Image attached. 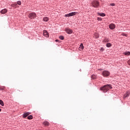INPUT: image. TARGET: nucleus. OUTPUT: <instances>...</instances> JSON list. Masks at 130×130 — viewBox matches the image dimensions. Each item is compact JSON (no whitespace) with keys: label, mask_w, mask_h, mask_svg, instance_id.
Wrapping results in <instances>:
<instances>
[{"label":"nucleus","mask_w":130,"mask_h":130,"mask_svg":"<svg viewBox=\"0 0 130 130\" xmlns=\"http://www.w3.org/2000/svg\"><path fill=\"white\" fill-rule=\"evenodd\" d=\"M122 35L123 36H125V37H127V35L126 34H122Z\"/></svg>","instance_id":"a878e982"},{"label":"nucleus","mask_w":130,"mask_h":130,"mask_svg":"<svg viewBox=\"0 0 130 130\" xmlns=\"http://www.w3.org/2000/svg\"><path fill=\"white\" fill-rule=\"evenodd\" d=\"M59 39H60L61 40H64V37L60 36V37H59Z\"/></svg>","instance_id":"6ab92c4d"},{"label":"nucleus","mask_w":130,"mask_h":130,"mask_svg":"<svg viewBox=\"0 0 130 130\" xmlns=\"http://www.w3.org/2000/svg\"><path fill=\"white\" fill-rule=\"evenodd\" d=\"M110 6H111L114 7V6H115V3H111V4H110Z\"/></svg>","instance_id":"b1692460"},{"label":"nucleus","mask_w":130,"mask_h":130,"mask_svg":"<svg viewBox=\"0 0 130 130\" xmlns=\"http://www.w3.org/2000/svg\"><path fill=\"white\" fill-rule=\"evenodd\" d=\"M127 63H128V65L130 66V59H129V60H128V61L127 62Z\"/></svg>","instance_id":"c85d7f7f"},{"label":"nucleus","mask_w":130,"mask_h":130,"mask_svg":"<svg viewBox=\"0 0 130 130\" xmlns=\"http://www.w3.org/2000/svg\"><path fill=\"white\" fill-rule=\"evenodd\" d=\"M124 54L126 56H129L130 55V52H128V51L125 52V53Z\"/></svg>","instance_id":"2eb2a0df"},{"label":"nucleus","mask_w":130,"mask_h":130,"mask_svg":"<svg viewBox=\"0 0 130 130\" xmlns=\"http://www.w3.org/2000/svg\"><path fill=\"white\" fill-rule=\"evenodd\" d=\"M7 12H8V10L6 9H4L2 11H1V13H2V14H5L6 13H7Z\"/></svg>","instance_id":"6e6552de"},{"label":"nucleus","mask_w":130,"mask_h":130,"mask_svg":"<svg viewBox=\"0 0 130 130\" xmlns=\"http://www.w3.org/2000/svg\"><path fill=\"white\" fill-rule=\"evenodd\" d=\"M49 20V18L48 17H45L44 18H43V21L44 22H48Z\"/></svg>","instance_id":"9b49d317"},{"label":"nucleus","mask_w":130,"mask_h":130,"mask_svg":"<svg viewBox=\"0 0 130 130\" xmlns=\"http://www.w3.org/2000/svg\"><path fill=\"white\" fill-rule=\"evenodd\" d=\"M111 46H112V44L111 43H108V44H106V46L108 48L111 47Z\"/></svg>","instance_id":"4468645a"},{"label":"nucleus","mask_w":130,"mask_h":130,"mask_svg":"<svg viewBox=\"0 0 130 130\" xmlns=\"http://www.w3.org/2000/svg\"><path fill=\"white\" fill-rule=\"evenodd\" d=\"M108 41H109V40L107 38L105 39V40L103 41L104 42H108Z\"/></svg>","instance_id":"aec40b11"},{"label":"nucleus","mask_w":130,"mask_h":130,"mask_svg":"<svg viewBox=\"0 0 130 130\" xmlns=\"http://www.w3.org/2000/svg\"><path fill=\"white\" fill-rule=\"evenodd\" d=\"M33 17H36V14L35 13H33Z\"/></svg>","instance_id":"cd10ccee"},{"label":"nucleus","mask_w":130,"mask_h":130,"mask_svg":"<svg viewBox=\"0 0 130 130\" xmlns=\"http://www.w3.org/2000/svg\"><path fill=\"white\" fill-rule=\"evenodd\" d=\"M130 92L129 91H126V93H125L124 95V99H125L129 96Z\"/></svg>","instance_id":"1a4fd4ad"},{"label":"nucleus","mask_w":130,"mask_h":130,"mask_svg":"<svg viewBox=\"0 0 130 130\" xmlns=\"http://www.w3.org/2000/svg\"><path fill=\"white\" fill-rule=\"evenodd\" d=\"M109 28L111 29H114L115 28V25L113 23H111L110 25H109Z\"/></svg>","instance_id":"39448f33"},{"label":"nucleus","mask_w":130,"mask_h":130,"mask_svg":"<svg viewBox=\"0 0 130 130\" xmlns=\"http://www.w3.org/2000/svg\"><path fill=\"white\" fill-rule=\"evenodd\" d=\"M17 6V4H11V7H15Z\"/></svg>","instance_id":"4be33fe9"},{"label":"nucleus","mask_w":130,"mask_h":130,"mask_svg":"<svg viewBox=\"0 0 130 130\" xmlns=\"http://www.w3.org/2000/svg\"><path fill=\"white\" fill-rule=\"evenodd\" d=\"M84 49V46H83L82 44H80V46L79 47V50H83Z\"/></svg>","instance_id":"ddd939ff"},{"label":"nucleus","mask_w":130,"mask_h":130,"mask_svg":"<svg viewBox=\"0 0 130 130\" xmlns=\"http://www.w3.org/2000/svg\"><path fill=\"white\" fill-rule=\"evenodd\" d=\"M29 115V112H27V113H25L23 114V118H26L27 117V116H28Z\"/></svg>","instance_id":"f8f14e48"},{"label":"nucleus","mask_w":130,"mask_h":130,"mask_svg":"<svg viewBox=\"0 0 130 130\" xmlns=\"http://www.w3.org/2000/svg\"><path fill=\"white\" fill-rule=\"evenodd\" d=\"M43 124H44V126H49L50 123H49V122L47 121H44V122H43Z\"/></svg>","instance_id":"9d476101"},{"label":"nucleus","mask_w":130,"mask_h":130,"mask_svg":"<svg viewBox=\"0 0 130 130\" xmlns=\"http://www.w3.org/2000/svg\"><path fill=\"white\" fill-rule=\"evenodd\" d=\"M27 119L30 120V119H32V116L30 115L27 117Z\"/></svg>","instance_id":"a211bd4d"},{"label":"nucleus","mask_w":130,"mask_h":130,"mask_svg":"<svg viewBox=\"0 0 130 130\" xmlns=\"http://www.w3.org/2000/svg\"><path fill=\"white\" fill-rule=\"evenodd\" d=\"M98 14L101 16H102V17H104L105 16H106V15H105L104 13H98Z\"/></svg>","instance_id":"f3484780"},{"label":"nucleus","mask_w":130,"mask_h":130,"mask_svg":"<svg viewBox=\"0 0 130 130\" xmlns=\"http://www.w3.org/2000/svg\"><path fill=\"white\" fill-rule=\"evenodd\" d=\"M43 35L45 37H49V34L48 33L47 31V30H44V34H43Z\"/></svg>","instance_id":"0eeeda50"},{"label":"nucleus","mask_w":130,"mask_h":130,"mask_svg":"<svg viewBox=\"0 0 130 130\" xmlns=\"http://www.w3.org/2000/svg\"><path fill=\"white\" fill-rule=\"evenodd\" d=\"M111 89H112L111 85L108 84V85H105L103 87H101L100 89L102 90L103 92L106 93L108 90H109Z\"/></svg>","instance_id":"f257e3e1"},{"label":"nucleus","mask_w":130,"mask_h":130,"mask_svg":"<svg viewBox=\"0 0 130 130\" xmlns=\"http://www.w3.org/2000/svg\"><path fill=\"white\" fill-rule=\"evenodd\" d=\"M66 31L67 33H68L69 35L73 33V30L72 29H69V28H66Z\"/></svg>","instance_id":"423d86ee"},{"label":"nucleus","mask_w":130,"mask_h":130,"mask_svg":"<svg viewBox=\"0 0 130 130\" xmlns=\"http://www.w3.org/2000/svg\"><path fill=\"white\" fill-rule=\"evenodd\" d=\"M97 20L99 21H101V18L100 17H98Z\"/></svg>","instance_id":"c756f323"},{"label":"nucleus","mask_w":130,"mask_h":130,"mask_svg":"<svg viewBox=\"0 0 130 130\" xmlns=\"http://www.w3.org/2000/svg\"><path fill=\"white\" fill-rule=\"evenodd\" d=\"M100 50H101V51H104V48H101L100 49Z\"/></svg>","instance_id":"bb28decb"},{"label":"nucleus","mask_w":130,"mask_h":130,"mask_svg":"<svg viewBox=\"0 0 130 130\" xmlns=\"http://www.w3.org/2000/svg\"><path fill=\"white\" fill-rule=\"evenodd\" d=\"M0 105H2V106H5V104H4V102L3 101L0 100Z\"/></svg>","instance_id":"dca6fc26"},{"label":"nucleus","mask_w":130,"mask_h":130,"mask_svg":"<svg viewBox=\"0 0 130 130\" xmlns=\"http://www.w3.org/2000/svg\"><path fill=\"white\" fill-rule=\"evenodd\" d=\"M91 5H92V6L94 8H98L99 6V2L98 1L95 0L93 2H92Z\"/></svg>","instance_id":"f03ea898"},{"label":"nucleus","mask_w":130,"mask_h":130,"mask_svg":"<svg viewBox=\"0 0 130 130\" xmlns=\"http://www.w3.org/2000/svg\"><path fill=\"white\" fill-rule=\"evenodd\" d=\"M32 13H31L30 15H29V18H30V19H32Z\"/></svg>","instance_id":"393cba45"},{"label":"nucleus","mask_w":130,"mask_h":130,"mask_svg":"<svg viewBox=\"0 0 130 130\" xmlns=\"http://www.w3.org/2000/svg\"><path fill=\"white\" fill-rule=\"evenodd\" d=\"M77 12H71L69 14H66L64 15V17H72L73 16H75V15L77 14Z\"/></svg>","instance_id":"7ed1b4c3"},{"label":"nucleus","mask_w":130,"mask_h":130,"mask_svg":"<svg viewBox=\"0 0 130 130\" xmlns=\"http://www.w3.org/2000/svg\"><path fill=\"white\" fill-rule=\"evenodd\" d=\"M91 78L92 79L94 80L95 78H96V76L94 75L91 76Z\"/></svg>","instance_id":"412c9836"},{"label":"nucleus","mask_w":130,"mask_h":130,"mask_svg":"<svg viewBox=\"0 0 130 130\" xmlns=\"http://www.w3.org/2000/svg\"><path fill=\"white\" fill-rule=\"evenodd\" d=\"M110 75V72L107 71H104L103 72V76L104 77H108Z\"/></svg>","instance_id":"20e7f679"},{"label":"nucleus","mask_w":130,"mask_h":130,"mask_svg":"<svg viewBox=\"0 0 130 130\" xmlns=\"http://www.w3.org/2000/svg\"><path fill=\"white\" fill-rule=\"evenodd\" d=\"M1 111H2V109H0V112H1Z\"/></svg>","instance_id":"2f4dec72"},{"label":"nucleus","mask_w":130,"mask_h":130,"mask_svg":"<svg viewBox=\"0 0 130 130\" xmlns=\"http://www.w3.org/2000/svg\"><path fill=\"white\" fill-rule=\"evenodd\" d=\"M17 4H18L19 6L21 5V2L20 1L17 2Z\"/></svg>","instance_id":"5701e85b"},{"label":"nucleus","mask_w":130,"mask_h":130,"mask_svg":"<svg viewBox=\"0 0 130 130\" xmlns=\"http://www.w3.org/2000/svg\"><path fill=\"white\" fill-rule=\"evenodd\" d=\"M55 42H58V40H55Z\"/></svg>","instance_id":"7c9ffc66"}]
</instances>
